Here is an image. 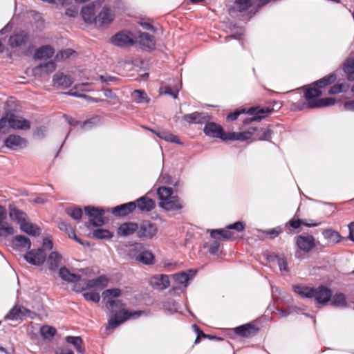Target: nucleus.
<instances>
[{
	"instance_id": "nucleus-1",
	"label": "nucleus",
	"mask_w": 354,
	"mask_h": 354,
	"mask_svg": "<svg viewBox=\"0 0 354 354\" xmlns=\"http://www.w3.org/2000/svg\"><path fill=\"white\" fill-rule=\"evenodd\" d=\"M121 295L122 290L120 288H112V329L128 320L137 319L143 315H147L146 310L127 309L122 301L113 299Z\"/></svg>"
},
{
	"instance_id": "nucleus-2",
	"label": "nucleus",
	"mask_w": 354,
	"mask_h": 354,
	"mask_svg": "<svg viewBox=\"0 0 354 354\" xmlns=\"http://www.w3.org/2000/svg\"><path fill=\"white\" fill-rule=\"evenodd\" d=\"M304 91V97L308 102L309 109L326 107L333 105L335 102L334 97L318 98L322 95V91L315 86L313 82L301 87Z\"/></svg>"
},
{
	"instance_id": "nucleus-3",
	"label": "nucleus",
	"mask_w": 354,
	"mask_h": 354,
	"mask_svg": "<svg viewBox=\"0 0 354 354\" xmlns=\"http://www.w3.org/2000/svg\"><path fill=\"white\" fill-rule=\"evenodd\" d=\"M273 108L262 107L260 106H252L248 111L245 109H236L234 112H231L227 115L226 120L227 121L236 120L241 113H246L250 117L246 118L243 120V122L245 124H250L252 122H259L265 118L268 114L272 113Z\"/></svg>"
},
{
	"instance_id": "nucleus-4",
	"label": "nucleus",
	"mask_w": 354,
	"mask_h": 354,
	"mask_svg": "<svg viewBox=\"0 0 354 354\" xmlns=\"http://www.w3.org/2000/svg\"><path fill=\"white\" fill-rule=\"evenodd\" d=\"M10 129L29 130L30 122L12 111H6L0 118V133H8Z\"/></svg>"
},
{
	"instance_id": "nucleus-5",
	"label": "nucleus",
	"mask_w": 354,
	"mask_h": 354,
	"mask_svg": "<svg viewBox=\"0 0 354 354\" xmlns=\"http://www.w3.org/2000/svg\"><path fill=\"white\" fill-rule=\"evenodd\" d=\"M138 227L137 237L141 241L152 240L158 231L157 225L149 220L138 223Z\"/></svg>"
},
{
	"instance_id": "nucleus-6",
	"label": "nucleus",
	"mask_w": 354,
	"mask_h": 354,
	"mask_svg": "<svg viewBox=\"0 0 354 354\" xmlns=\"http://www.w3.org/2000/svg\"><path fill=\"white\" fill-rule=\"evenodd\" d=\"M203 133L211 138H219L223 142L227 141V132H225L221 125L214 122H208L204 126Z\"/></svg>"
},
{
	"instance_id": "nucleus-7",
	"label": "nucleus",
	"mask_w": 354,
	"mask_h": 354,
	"mask_svg": "<svg viewBox=\"0 0 354 354\" xmlns=\"http://www.w3.org/2000/svg\"><path fill=\"white\" fill-rule=\"evenodd\" d=\"M84 211L88 216L90 224L93 226H102L104 223L102 209L87 206L85 207Z\"/></svg>"
},
{
	"instance_id": "nucleus-8",
	"label": "nucleus",
	"mask_w": 354,
	"mask_h": 354,
	"mask_svg": "<svg viewBox=\"0 0 354 354\" xmlns=\"http://www.w3.org/2000/svg\"><path fill=\"white\" fill-rule=\"evenodd\" d=\"M25 260L31 265L40 266L46 259V254L42 248L30 250L24 255Z\"/></svg>"
},
{
	"instance_id": "nucleus-9",
	"label": "nucleus",
	"mask_w": 354,
	"mask_h": 354,
	"mask_svg": "<svg viewBox=\"0 0 354 354\" xmlns=\"http://www.w3.org/2000/svg\"><path fill=\"white\" fill-rule=\"evenodd\" d=\"M259 330V328L252 323H247L231 330L234 335H237L241 337H250L255 335Z\"/></svg>"
},
{
	"instance_id": "nucleus-10",
	"label": "nucleus",
	"mask_w": 354,
	"mask_h": 354,
	"mask_svg": "<svg viewBox=\"0 0 354 354\" xmlns=\"http://www.w3.org/2000/svg\"><path fill=\"white\" fill-rule=\"evenodd\" d=\"M35 313L30 310L20 306L16 305L10 310L8 313L6 315V318L8 319H23L25 317L33 318Z\"/></svg>"
},
{
	"instance_id": "nucleus-11",
	"label": "nucleus",
	"mask_w": 354,
	"mask_h": 354,
	"mask_svg": "<svg viewBox=\"0 0 354 354\" xmlns=\"http://www.w3.org/2000/svg\"><path fill=\"white\" fill-rule=\"evenodd\" d=\"M298 211L295 214V216L290 219L288 223H286L285 225V229L287 231V233L291 234L292 229H298L301 225H304L306 227H316L320 225V222L314 223L313 220H310V222H308L306 219L301 220L299 218L297 215Z\"/></svg>"
},
{
	"instance_id": "nucleus-12",
	"label": "nucleus",
	"mask_w": 354,
	"mask_h": 354,
	"mask_svg": "<svg viewBox=\"0 0 354 354\" xmlns=\"http://www.w3.org/2000/svg\"><path fill=\"white\" fill-rule=\"evenodd\" d=\"M101 6L102 5L100 2L92 3L84 6L81 10L84 21L88 24L95 23L96 20L95 12L101 8Z\"/></svg>"
},
{
	"instance_id": "nucleus-13",
	"label": "nucleus",
	"mask_w": 354,
	"mask_h": 354,
	"mask_svg": "<svg viewBox=\"0 0 354 354\" xmlns=\"http://www.w3.org/2000/svg\"><path fill=\"white\" fill-rule=\"evenodd\" d=\"M132 202L136 205V209L142 213H148L156 207L155 201L147 195L141 196Z\"/></svg>"
},
{
	"instance_id": "nucleus-14",
	"label": "nucleus",
	"mask_w": 354,
	"mask_h": 354,
	"mask_svg": "<svg viewBox=\"0 0 354 354\" xmlns=\"http://www.w3.org/2000/svg\"><path fill=\"white\" fill-rule=\"evenodd\" d=\"M295 243L300 250L309 252L315 246V239L312 235H299L295 238Z\"/></svg>"
},
{
	"instance_id": "nucleus-15",
	"label": "nucleus",
	"mask_w": 354,
	"mask_h": 354,
	"mask_svg": "<svg viewBox=\"0 0 354 354\" xmlns=\"http://www.w3.org/2000/svg\"><path fill=\"white\" fill-rule=\"evenodd\" d=\"M86 288L79 287V285L76 284L75 288L77 291L84 290L86 288H95V289H103L109 283V279L104 276H100L96 279L87 280L86 281Z\"/></svg>"
},
{
	"instance_id": "nucleus-16",
	"label": "nucleus",
	"mask_w": 354,
	"mask_h": 354,
	"mask_svg": "<svg viewBox=\"0 0 354 354\" xmlns=\"http://www.w3.org/2000/svg\"><path fill=\"white\" fill-rule=\"evenodd\" d=\"M4 145L9 149L16 150L26 147L27 145V140L18 135L11 134L5 139Z\"/></svg>"
},
{
	"instance_id": "nucleus-17",
	"label": "nucleus",
	"mask_w": 354,
	"mask_h": 354,
	"mask_svg": "<svg viewBox=\"0 0 354 354\" xmlns=\"http://www.w3.org/2000/svg\"><path fill=\"white\" fill-rule=\"evenodd\" d=\"M112 44L120 47H125L132 46L134 44V41L130 32L122 31L112 37Z\"/></svg>"
},
{
	"instance_id": "nucleus-18",
	"label": "nucleus",
	"mask_w": 354,
	"mask_h": 354,
	"mask_svg": "<svg viewBox=\"0 0 354 354\" xmlns=\"http://www.w3.org/2000/svg\"><path fill=\"white\" fill-rule=\"evenodd\" d=\"M28 39V32L24 30H20L10 36L8 39V44L12 48L21 47L26 44Z\"/></svg>"
},
{
	"instance_id": "nucleus-19",
	"label": "nucleus",
	"mask_w": 354,
	"mask_h": 354,
	"mask_svg": "<svg viewBox=\"0 0 354 354\" xmlns=\"http://www.w3.org/2000/svg\"><path fill=\"white\" fill-rule=\"evenodd\" d=\"M331 297L332 291L327 287L321 285L315 288L314 298L317 304H326L330 300Z\"/></svg>"
},
{
	"instance_id": "nucleus-20",
	"label": "nucleus",
	"mask_w": 354,
	"mask_h": 354,
	"mask_svg": "<svg viewBox=\"0 0 354 354\" xmlns=\"http://www.w3.org/2000/svg\"><path fill=\"white\" fill-rule=\"evenodd\" d=\"M210 116L206 113L194 112L190 114H185L183 120L189 124H206L209 120Z\"/></svg>"
},
{
	"instance_id": "nucleus-21",
	"label": "nucleus",
	"mask_w": 354,
	"mask_h": 354,
	"mask_svg": "<svg viewBox=\"0 0 354 354\" xmlns=\"http://www.w3.org/2000/svg\"><path fill=\"white\" fill-rule=\"evenodd\" d=\"M136 210V205L131 201L112 208V214L118 217H124Z\"/></svg>"
},
{
	"instance_id": "nucleus-22",
	"label": "nucleus",
	"mask_w": 354,
	"mask_h": 354,
	"mask_svg": "<svg viewBox=\"0 0 354 354\" xmlns=\"http://www.w3.org/2000/svg\"><path fill=\"white\" fill-rule=\"evenodd\" d=\"M159 206L166 211H176L183 209V205L178 196H172L165 201H160Z\"/></svg>"
},
{
	"instance_id": "nucleus-23",
	"label": "nucleus",
	"mask_w": 354,
	"mask_h": 354,
	"mask_svg": "<svg viewBox=\"0 0 354 354\" xmlns=\"http://www.w3.org/2000/svg\"><path fill=\"white\" fill-rule=\"evenodd\" d=\"M257 130V127H251L248 131L243 132H227V141L239 140L245 141L254 136V132Z\"/></svg>"
},
{
	"instance_id": "nucleus-24",
	"label": "nucleus",
	"mask_w": 354,
	"mask_h": 354,
	"mask_svg": "<svg viewBox=\"0 0 354 354\" xmlns=\"http://www.w3.org/2000/svg\"><path fill=\"white\" fill-rule=\"evenodd\" d=\"M138 223L129 221L122 223L118 228V234L122 236H128L133 234L137 235Z\"/></svg>"
},
{
	"instance_id": "nucleus-25",
	"label": "nucleus",
	"mask_w": 354,
	"mask_h": 354,
	"mask_svg": "<svg viewBox=\"0 0 354 354\" xmlns=\"http://www.w3.org/2000/svg\"><path fill=\"white\" fill-rule=\"evenodd\" d=\"M252 6V0H236L229 8V13L232 15L236 12L243 13L246 12Z\"/></svg>"
},
{
	"instance_id": "nucleus-26",
	"label": "nucleus",
	"mask_w": 354,
	"mask_h": 354,
	"mask_svg": "<svg viewBox=\"0 0 354 354\" xmlns=\"http://www.w3.org/2000/svg\"><path fill=\"white\" fill-rule=\"evenodd\" d=\"M210 236L216 240L228 241L233 239L234 232L225 229L208 230Z\"/></svg>"
},
{
	"instance_id": "nucleus-27",
	"label": "nucleus",
	"mask_w": 354,
	"mask_h": 354,
	"mask_svg": "<svg viewBox=\"0 0 354 354\" xmlns=\"http://www.w3.org/2000/svg\"><path fill=\"white\" fill-rule=\"evenodd\" d=\"M12 245L16 250H26L30 248L31 241L28 238L23 235H17L13 238Z\"/></svg>"
},
{
	"instance_id": "nucleus-28",
	"label": "nucleus",
	"mask_w": 354,
	"mask_h": 354,
	"mask_svg": "<svg viewBox=\"0 0 354 354\" xmlns=\"http://www.w3.org/2000/svg\"><path fill=\"white\" fill-rule=\"evenodd\" d=\"M111 10L108 6L102 7V10L97 16H96L95 25L98 26H105L111 22Z\"/></svg>"
},
{
	"instance_id": "nucleus-29",
	"label": "nucleus",
	"mask_w": 354,
	"mask_h": 354,
	"mask_svg": "<svg viewBox=\"0 0 354 354\" xmlns=\"http://www.w3.org/2000/svg\"><path fill=\"white\" fill-rule=\"evenodd\" d=\"M145 249V248L143 243L134 242L129 245L127 251V255L131 259L136 262Z\"/></svg>"
},
{
	"instance_id": "nucleus-30",
	"label": "nucleus",
	"mask_w": 354,
	"mask_h": 354,
	"mask_svg": "<svg viewBox=\"0 0 354 354\" xmlns=\"http://www.w3.org/2000/svg\"><path fill=\"white\" fill-rule=\"evenodd\" d=\"M55 54V49L50 45H44L35 50L34 58L35 59H43L53 57Z\"/></svg>"
},
{
	"instance_id": "nucleus-31",
	"label": "nucleus",
	"mask_w": 354,
	"mask_h": 354,
	"mask_svg": "<svg viewBox=\"0 0 354 354\" xmlns=\"http://www.w3.org/2000/svg\"><path fill=\"white\" fill-rule=\"evenodd\" d=\"M62 259V255L57 251L50 253L47 259V265L50 270L56 271L59 268Z\"/></svg>"
},
{
	"instance_id": "nucleus-32",
	"label": "nucleus",
	"mask_w": 354,
	"mask_h": 354,
	"mask_svg": "<svg viewBox=\"0 0 354 354\" xmlns=\"http://www.w3.org/2000/svg\"><path fill=\"white\" fill-rule=\"evenodd\" d=\"M73 79L71 76L63 73L55 74L53 77L54 84L62 88L70 87L73 84Z\"/></svg>"
},
{
	"instance_id": "nucleus-33",
	"label": "nucleus",
	"mask_w": 354,
	"mask_h": 354,
	"mask_svg": "<svg viewBox=\"0 0 354 354\" xmlns=\"http://www.w3.org/2000/svg\"><path fill=\"white\" fill-rule=\"evenodd\" d=\"M293 290L303 298H313L315 296V288L295 285L293 286Z\"/></svg>"
},
{
	"instance_id": "nucleus-34",
	"label": "nucleus",
	"mask_w": 354,
	"mask_h": 354,
	"mask_svg": "<svg viewBox=\"0 0 354 354\" xmlns=\"http://www.w3.org/2000/svg\"><path fill=\"white\" fill-rule=\"evenodd\" d=\"M58 227L60 230L64 231L70 239H74L81 245L84 244L82 242V240L77 236L75 232V230L71 225L66 223V222L62 221L58 224Z\"/></svg>"
},
{
	"instance_id": "nucleus-35",
	"label": "nucleus",
	"mask_w": 354,
	"mask_h": 354,
	"mask_svg": "<svg viewBox=\"0 0 354 354\" xmlns=\"http://www.w3.org/2000/svg\"><path fill=\"white\" fill-rule=\"evenodd\" d=\"M268 259L271 261H277L281 271L288 272V262L284 254H277L272 253L269 255Z\"/></svg>"
},
{
	"instance_id": "nucleus-36",
	"label": "nucleus",
	"mask_w": 354,
	"mask_h": 354,
	"mask_svg": "<svg viewBox=\"0 0 354 354\" xmlns=\"http://www.w3.org/2000/svg\"><path fill=\"white\" fill-rule=\"evenodd\" d=\"M136 262L145 266H152L156 263V257L150 250L145 249Z\"/></svg>"
},
{
	"instance_id": "nucleus-37",
	"label": "nucleus",
	"mask_w": 354,
	"mask_h": 354,
	"mask_svg": "<svg viewBox=\"0 0 354 354\" xmlns=\"http://www.w3.org/2000/svg\"><path fill=\"white\" fill-rule=\"evenodd\" d=\"M59 276L64 281L71 283L78 282L81 278L80 275L71 273L65 266L60 268Z\"/></svg>"
},
{
	"instance_id": "nucleus-38",
	"label": "nucleus",
	"mask_w": 354,
	"mask_h": 354,
	"mask_svg": "<svg viewBox=\"0 0 354 354\" xmlns=\"http://www.w3.org/2000/svg\"><path fill=\"white\" fill-rule=\"evenodd\" d=\"M20 229L25 233L34 236H39L41 232L39 226L27 221L21 224Z\"/></svg>"
},
{
	"instance_id": "nucleus-39",
	"label": "nucleus",
	"mask_w": 354,
	"mask_h": 354,
	"mask_svg": "<svg viewBox=\"0 0 354 354\" xmlns=\"http://www.w3.org/2000/svg\"><path fill=\"white\" fill-rule=\"evenodd\" d=\"M139 41L142 46L149 49H153L156 46L154 37L147 32H141L140 34Z\"/></svg>"
},
{
	"instance_id": "nucleus-40",
	"label": "nucleus",
	"mask_w": 354,
	"mask_h": 354,
	"mask_svg": "<svg viewBox=\"0 0 354 354\" xmlns=\"http://www.w3.org/2000/svg\"><path fill=\"white\" fill-rule=\"evenodd\" d=\"M196 274V271L192 269L187 272H180L174 275V279L180 284H185Z\"/></svg>"
},
{
	"instance_id": "nucleus-41",
	"label": "nucleus",
	"mask_w": 354,
	"mask_h": 354,
	"mask_svg": "<svg viewBox=\"0 0 354 354\" xmlns=\"http://www.w3.org/2000/svg\"><path fill=\"white\" fill-rule=\"evenodd\" d=\"M337 79V75L335 73H332L329 75H326L325 77L318 80L317 81L314 82L315 86H317L321 91L322 88L327 87L330 85Z\"/></svg>"
},
{
	"instance_id": "nucleus-42",
	"label": "nucleus",
	"mask_w": 354,
	"mask_h": 354,
	"mask_svg": "<svg viewBox=\"0 0 354 354\" xmlns=\"http://www.w3.org/2000/svg\"><path fill=\"white\" fill-rule=\"evenodd\" d=\"M102 299H103V301L105 302V308L109 311L108 313H109V317L108 318L107 325L105 328V331H106V334L109 335V331H110L109 327L111 326V311L109 310L111 308V289H107L103 292Z\"/></svg>"
},
{
	"instance_id": "nucleus-43",
	"label": "nucleus",
	"mask_w": 354,
	"mask_h": 354,
	"mask_svg": "<svg viewBox=\"0 0 354 354\" xmlns=\"http://www.w3.org/2000/svg\"><path fill=\"white\" fill-rule=\"evenodd\" d=\"M151 131H152L153 133H155L158 137H159L161 139H163L166 141L176 143V144H181L180 139L177 136H175L169 132L165 131H156L154 130H152L151 129H149Z\"/></svg>"
},
{
	"instance_id": "nucleus-44",
	"label": "nucleus",
	"mask_w": 354,
	"mask_h": 354,
	"mask_svg": "<svg viewBox=\"0 0 354 354\" xmlns=\"http://www.w3.org/2000/svg\"><path fill=\"white\" fill-rule=\"evenodd\" d=\"M9 215L12 220L17 221L20 225L26 221V214L16 207L10 209Z\"/></svg>"
},
{
	"instance_id": "nucleus-45",
	"label": "nucleus",
	"mask_w": 354,
	"mask_h": 354,
	"mask_svg": "<svg viewBox=\"0 0 354 354\" xmlns=\"http://www.w3.org/2000/svg\"><path fill=\"white\" fill-rule=\"evenodd\" d=\"M272 134V131L269 128H261L258 129L254 133V139L259 140H267L270 141Z\"/></svg>"
},
{
	"instance_id": "nucleus-46",
	"label": "nucleus",
	"mask_w": 354,
	"mask_h": 354,
	"mask_svg": "<svg viewBox=\"0 0 354 354\" xmlns=\"http://www.w3.org/2000/svg\"><path fill=\"white\" fill-rule=\"evenodd\" d=\"M324 237L333 243H339L342 239L339 232L332 229H326L322 232Z\"/></svg>"
},
{
	"instance_id": "nucleus-47",
	"label": "nucleus",
	"mask_w": 354,
	"mask_h": 354,
	"mask_svg": "<svg viewBox=\"0 0 354 354\" xmlns=\"http://www.w3.org/2000/svg\"><path fill=\"white\" fill-rule=\"evenodd\" d=\"M88 84L87 83H83L82 84H80V85H76L73 89H71V91H69L68 92H66V93H64V94H66V95H73V96H77V97H84L85 99H86L88 101H91V102H98V100L97 98H93L92 97H90V96H88V95H81V94H78L77 93V91H75L74 90H76V89H80V91H86L84 88H83L85 86H87Z\"/></svg>"
},
{
	"instance_id": "nucleus-48",
	"label": "nucleus",
	"mask_w": 354,
	"mask_h": 354,
	"mask_svg": "<svg viewBox=\"0 0 354 354\" xmlns=\"http://www.w3.org/2000/svg\"><path fill=\"white\" fill-rule=\"evenodd\" d=\"M330 304L336 307H344L346 306V298L343 293H336L331 297Z\"/></svg>"
},
{
	"instance_id": "nucleus-49",
	"label": "nucleus",
	"mask_w": 354,
	"mask_h": 354,
	"mask_svg": "<svg viewBox=\"0 0 354 354\" xmlns=\"http://www.w3.org/2000/svg\"><path fill=\"white\" fill-rule=\"evenodd\" d=\"M174 190L171 187H160L157 190V194L160 201H165L173 196Z\"/></svg>"
},
{
	"instance_id": "nucleus-50",
	"label": "nucleus",
	"mask_w": 354,
	"mask_h": 354,
	"mask_svg": "<svg viewBox=\"0 0 354 354\" xmlns=\"http://www.w3.org/2000/svg\"><path fill=\"white\" fill-rule=\"evenodd\" d=\"M15 230L12 226L5 220L0 222V237H6L12 235Z\"/></svg>"
},
{
	"instance_id": "nucleus-51",
	"label": "nucleus",
	"mask_w": 354,
	"mask_h": 354,
	"mask_svg": "<svg viewBox=\"0 0 354 354\" xmlns=\"http://www.w3.org/2000/svg\"><path fill=\"white\" fill-rule=\"evenodd\" d=\"M344 71L349 81H354V59H348L344 66Z\"/></svg>"
},
{
	"instance_id": "nucleus-52",
	"label": "nucleus",
	"mask_w": 354,
	"mask_h": 354,
	"mask_svg": "<svg viewBox=\"0 0 354 354\" xmlns=\"http://www.w3.org/2000/svg\"><path fill=\"white\" fill-rule=\"evenodd\" d=\"M179 87L178 85L175 84L174 88H171L170 86H163L160 88V93L169 95L172 96L174 99L178 97Z\"/></svg>"
},
{
	"instance_id": "nucleus-53",
	"label": "nucleus",
	"mask_w": 354,
	"mask_h": 354,
	"mask_svg": "<svg viewBox=\"0 0 354 354\" xmlns=\"http://www.w3.org/2000/svg\"><path fill=\"white\" fill-rule=\"evenodd\" d=\"M66 340L68 343L73 344L78 353L84 352V348H82V339L80 337L67 336Z\"/></svg>"
},
{
	"instance_id": "nucleus-54",
	"label": "nucleus",
	"mask_w": 354,
	"mask_h": 354,
	"mask_svg": "<svg viewBox=\"0 0 354 354\" xmlns=\"http://www.w3.org/2000/svg\"><path fill=\"white\" fill-rule=\"evenodd\" d=\"M132 98L137 103H147L149 101L146 93L141 90H135L132 93Z\"/></svg>"
},
{
	"instance_id": "nucleus-55",
	"label": "nucleus",
	"mask_w": 354,
	"mask_h": 354,
	"mask_svg": "<svg viewBox=\"0 0 354 354\" xmlns=\"http://www.w3.org/2000/svg\"><path fill=\"white\" fill-rule=\"evenodd\" d=\"M55 333L56 329L53 326L45 325L40 328V334L44 339H50Z\"/></svg>"
},
{
	"instance_id": "nucleus-56",
	"label": "nucleus",
	"mask_w": 354,
	"mask_h": 354,
	"mask_svg": "<svg viewBox=\"0 0 354 354\" xmlns=\"http://www.w3.org/2000/svg\"><path fill=\"white\" fill-rule=\"evenodd\" d=\"M156 285L160 289H166L170 285L169 277L166 274H160L159 277H156Z\"/></svg>"
},
{
	"instance_id": "nucleus-57",
	"label": "nucleus",
	"mask_w": 354,
	"mask_h": 354,
	"mask_svg": "<svg viewBox=\"0 0 354 354\" xmlns=\"http://www.w3.org/2000/svg\"><path fill=\"white\" fill-rule=\"evenodd\" d=\"M66 213L76 221H80L82 216V209L77 207L66 208Z\"/></svg>"
},
{
	"instance_id": "nucleus-58",
	"label": "nucleus",
	"mask_w": 354,
	"mask_h": 354,
	"mask_svg": "<svg viewBox=\"0 0 354 354\" xmlns=\"http://www.w3.org/2000/svg\"><path fill=\"white\" fill-rule=\"evenodd\" d=\"M220 243L218 240L215 239L211 243H205L203 244L204 248H208V252L212 255H216L218 253Z\"/></svg>"
},
{
	"instance_id": "nucleus-59",
	"label": "nucleus",
	"mask_w": 354,
	"mask_h": 354,
	"mask_svg": "<svg viewBox=\"0 0 354 354\" xmlns=\"http://www.w3.org/2000/svg\"><path fill=\"white\" fill-rule=\"evenodd\" d=\"M38 68L41 70V71L44 72L46 73H50L55 71L56 64L53 61H49L43 64H39Z\"/></svg>"
},
{
	"instance_id": "nucleus-60",
	"label": "nucleus",
	"mask_w": 354,
	"mask_h": 354,
	"mask_svg": "<svg viewBox=\"0 0 354 354\" xmlns=\"http://www.w3.org/2000/svg\"><path fill=\"white\" fill-rule=\"evenodd\" d=\"M75 53L74 50H73L71 48H67L65 50H62L57 53L55 57V60L57 62L62 61L66 58H68L70 56H71Z\"/></svg>"
},
{
	"instance_id": "nucleus-61",
	"label": "nucleus",
	"mask_w": 354,
	"mask_h": 354,
	"mask_svg": "<svg viewBox=\"0 0 354 354\" xmlns=\"http://www.w3.org/2000/svg\"><path fill=\"white\" fill-rule=\"evenodd\" d=\"M348 88V85H346L344 84H336L332 86L328 90V94L335 95L339 93L342 91H346Z\"/></svg>"
},
{
	"instance_id": "nucleus-62",
	"label": "nucleus",
	"mask_w": 354,
	"mask_h": 354,
	"mask_svg": "<svg viewBox=\"0 0 354 354\" xmlns=\"http://www.w3.org/2000/svg\"><path fill=\"white\" fill-rule=\"evenodd\" d=\"M93 236L96 239H108L111 237V232L107 230L96 229L93 232Z\"/></svg>"
},
{
	"instance_id": "nucleus-63",
	"label": "nucleus",
	"mask_w": 354,
	"mask_h": 354,
	"mask_svg": "<svg viewBox=\"0 0 354 354\" xmlns=\"http://www.w3.org/2000/svg\"><path fill=\"white\" fill-rule=\"evenodd\" d=\"M100 121V119L98 116L93 117L89 120H87L82 123V129H88L92 127L93 126L97 124Z\"/></svg>"
},
{
	"instance_id": "nucleus-64",
	"label": "nucleus",
	"mask_w": 354,
	"mask_h": 354,
	"mask_svg": "<svg viewBox=\"0 0 354 354\" xmlns=\"http://www.w3.org/2000/svg\"><path fill=\"white\" fill-rule=\"evenodd\" d=\"M84 298L87 301L93 302H98L100 299V296L97 292H87L83 294Z\"/></svg>"
}]
</instances>
